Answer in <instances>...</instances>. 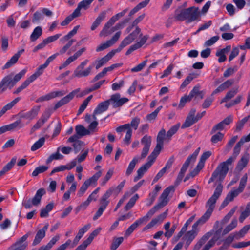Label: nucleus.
Here are the masks:
<instances>
[{"label": "nucleus", "instance_id": "f257e3e1", "mask_svg": "<svg viewBox=\"0 0 250 250\" xmlns=\"http://www.w3.org/2000/svg\"><path fill=\"white\" fill-rule=\"evenodd\" d=\"M200 148L198 147L192 154L189 156L182 166V168L174 182V186H170L167 188L163 192L159 199L157 205L161 208L165 206L168 202L169 198L168 195L173 193L175 190V187L178 186L181 182L185 172H186L189 164L194 163L199 153Z\"/></svg>", "mask_w": 250, "mask_h": 250}, {"label": "nucleus", "instance_id": "f03ea898", "mask_svg": "<svg viewBox=\"0 0 250 250\" xmlns=\"http://www.w3.org/2000/svg\"><path fill=\"white\" fill-rule=\"evenodd\" d=\"M200 16L199 8L191 7L185 9L177 13L175 16L176 20L180 21L187 20V23H190L196 20Z\"/></svg>", "mask_w": 250, "mask_h": 250}, {"label": "nucleus", "instance_id": "7ed1b4c3", "mask_svg": "<svg viewBox=\"0 0 250 250\" xmlns=\"http://www.w3.org/2000/svg\"><path fill=\"white\" fill-rule=\"evenodd\" d=\"M233 162V158H229L226 161L221 163L214 171L218 176V181H221L225 178L229 171V166Z\"/></svg>", "mask_w": 250, "mask_h": 250}, {"label": "nucleus", "instance_id": "20e7f679", "mask_svg": "<svg viewBox=\"0 0 250 250\" xmlns=\"http://www.w3.org/2000/svg\"><path fill=\"white\" fill-rule=\"evenodd\" d=\"M222 189L223 186L220 183L216 188L213 194L209 198L206 204L205 207L207 210L211 212L213 211L216 202L221 195Z\"/></svg>", "mask_w": 250, "mask_h": 250}, {"label": "nucleus", "instance_id": "39448f33", "mask_svg": "<svg viewBox=\"0 0 250 250\" xmlns=\"http://www.w3.org/2000/svg\"><path fill=\"white\" fill-rule=\"evenodd\" d=\"M88 60L86 59L76 68L74 72V76L76 77L81 78L86 77L90 75L94 65H89L86 69L83 70L84 66L88 62Z\"/></svg>", "mask_w": 250, "mask_h": 250}, {"label": "nucleus", "instance_id": "423d86ee", "mask_svg": "<svg viewBox=\"0 0 250 250\" xmlns=\"http://www.w3.org/2000/svg\"><path fill=\"white\" fill-rule=\"evenodd\" d=\"M247 174H244L240 179L238 188L233 189L228 193L227 196L230 198V200L233 201L235 197L243 191L247 184Z\"/></svg>", "mask_w": 250, "mask_h": 250}, {"label": "nucleus", "instance_id": "0eeeda50", "mask_svg": "<svg viewBox=\"0 0 250 250\" xmlns=\"http://www.w3.org/2000/svg\"><path fill=\"white\" fill-rule=\"evenodd\" d=\"M121 35V31H118L112 37V38L107 41L105 42L101 43L96 47V52L102 51L112 45H113L119 39Z\"/></svg>", "mask_w": 250, "mask_h": 250}, {"label": "nucleus", "instance_id": "6e6552de", "mask_svg": "<svg viewBox=\"0 0 250 250\" xmlns=\"http://www.w3.org/2000/svg\"><path fill=\"white\" fill-rule=\"evenodd\" d=\"M141 143L144 146L141 155V159H144L148 153L151 144V137L145 135L141 139Z\"/></svg>", "mask_w": 250, "mask_h": 250}, {"label": "nucleus", "instance_id": "1a4fd4ad", "mask_svg": "<svg viewBox=\"0 0 250 250\" xmlns=\"http://www.w3.org/2000/svg\"><path fill=\"white\" fill-rule=\"evenodd\" d=\"M13 75L11 74L5 76L0 82V94L5 91L8 87L11 89L16 84V83H14Z\"/></svg>", "mask_w": 250, "mask_h": 250}, {"label": "nucleus", "instance_id": "9d476101", "mask_svg": "<svg viewBox=\"0 0 250 250\" xmlns=\"http://www.w3.org/2000/svg\"><path fill=\"white\" fill-rule=\"evenodd\" d=\"M109 100V103L111 102L113 107L116 108L122 106L125 103L127 102L128 99L125 97L121 98L120 94L117 93L112 95Z\"/></svg>", "mask_w": 250, "mask_h": 250}, {"label": "nucleus", "instance_id": "9b49d317", "mask_svg": "<svg viewBox=\"0 0 250 250\" xmlns=\"http://www.w3.org/2000/svg\"><path fill=\"white\" fill-rule=\"evenodd\" d=\"M39 106H34L30 111L27 112H20L19 115L21 118L25 119L29 121L35 119L38 115L40 111Z\"/></svg>", "mask_w": 250, "mask_h": 250}, {"label": "nucleus", "instance_id": "f8f14e48", "mask_svg": "<svg viewBox=\"0 0 250 250\" xmlns=\"http://www.w3.org/2000/svg\"><path fill=\"white\" fill-rule=\"evenodd\" d=\"M167 210H166L164 212L160 214L156 217L153 218L144 229V230H147L157 224L162 223L167 217Z\"/></svg>", "mask_w": 250, "mask_h": 250}, {"label": "nucleus", "instance_id": "ddd939ff", "mask_svg": "<svg viewBox=\"0 0 250 250\" xmlns=\"http://www.w3.org/2000/svg\"><path fill=\"white\" fill-rule=\"evenodd\" d=\"M197 228H194L193 225L192 226V229L191 230L188 231L185 235L183 239L185 241L186 244L185 247L187 249L192 241L195 239L198 234Z\"/></svg>", "mask_w": 250, "mask_h": 250}, {"label": "nucleus", "instance_id": "4468645a", "mask_svg": "<svg viewBox=\"0 0 250 250\" xmlns=\"http://www.w3.org/2000/svg\"><path fill=\"white\" fill-rule=\"evenodd\" d=\"M233 121V117L229 115L224 119L222 121L214 125L211 131V133L213 134L217 130H222L226 125H229Z\"/></svg>", "mask_w": 250, "mask_h": 250}, {"label": "nucleus", "instance_id": "2eb2a0df", "mask_svg": "<svg viewBox=\"0 0 250 250\" xmlns=\"http://www.w3.org/2000/svg\"><path fill=\"white\" fill-rule=\"evenodd\" d=\"M94 0H83L80 2L77 7L73 11L78 17L81 15V10H87L90 6L91 4Z\"/></svg>", "mask_w": 250, "mask_h": 250}, {"label": "nucleus", "instance_id": "dca6fc26", "mask_svg": "<svg viewBox=\"0 0 250 250\" xmlns=\"http://www.w3.org/2000/svg\"><path fill=\"white\" fill-rule=\"evenodd\" d=\"M115 54V53L112 50L110 52L107 53L105 56L100 60H96L95 62V68L98 69L104 65L106 64Z\"/></svg>", "mask_w": 250, "mask_h": 250}, {"label": "nucleus", "instance_id": "f3484780", "mask_svg": "<svg viewBox=\"0 0 250 250\" xmlns=\"http://www.w3.org/2000/svg\"><path fill=\"white\" fill-rule=\"evenodd\" d=\"M250 159V155L248 153L243 154L236 166L235 169L237 171H241L248 165Z\"/></svg>", "mask_w": 250, "mask_h": 250}, {"label": "nucleus", "instance_id": "a211bd4d", "mask_svg": "<svg viewBox=\"0 0 250 250\" xmlns=\"http://www.w3.org/2000/svg\"><path fill=\"white\" fill-rule=\"evenodd\" d=\"M48 226V224H46L42 229L37 231L32 243L33 246H36L39 244L41 240L45 237Z\"/></svg>", "mask_w": 250, "mask_h": 250}, {"label": "nucleus", "instance_id": "6ab92c4d", "mask_svg": "<svg viewBox=\"0 0 250 250\" xmlns=\"http://www.w3.org/2000/svg\"><path fill=\"white\" fill-rule=\"evenodd\" d=\"M50 114L49 113H45L43 114L41 118L36 122L31 129V133H33L36 130L41 127L48 120L50 117Z\"/></svg>", "mask_w": 250, "mask_h": 250}, {"label": "nucleus", "instance_id": "aec40b11", "mask_svg": "<svg viewBox=\"0 0 250 250\" xmlns=\"http://www.w3.org/2000/svg\"><path fill=\"white\" fill-rule=\"evenodd\" d=\"M234 81L232 79L227 80L226 82L220 84L216 89H215L212 93L211 96H213L218 93L222 92L226 89L231 86L234 83Z\"/></svg>", "mask_w": 250, "mask_h": 250}, {"label": "nucleus", "instance_id": "412c9836", "mask_svg": "<svg viewBox=\"0 0 250 250\" xmlns=\"http://www.w3.org/2000/svg\"><path fill=\"white\" fill-rule=\"evenodd\" d=\"M24 52V49H22L20 50H19L16 54H15L11 59L6 63V64L3 66V69H7L14 64H15L20 56Z\"/></svg>", "mask_w": 250, "mask_h": 250}, {"label": "nucleus", "instance_id": "4be33fe9", "mask_svg": "<svg viewBox=\"0 0 250 250\" xmlns=\"http://www.w3.org/2000/svg\"><path fill=\"white\" fill-rule=\"evenodd\" d=\"M91 227V225L90 224H88L84 226L83 228L80 229L79 230V231L74 238L72 247H75L77 245L79 241V240L82 238L83 236V234L90 229Z\"/></svg>", "mask_w": 250, "mask_h": 250}, {"label": "nucleus", "instance_id": "5701e85b", "mask_svg": "<svg viewBox=\"0 0 250 250\" xmlns=\"http://www.w3.org/2000/svg\"><path fill=\"white\" fill-rule=\"evenodd\" d=\"M114 23L110 20H109L104 26L102 30L99 33V36L101 37H105L110 35L113 32L112 31V28L111 26Z\"/></svg>", "mask_w": 250, "mask_h": 250}, {"label": "nucleus", "instance_id": "b1692460", "mask_svg": "<svg viewBox=\"0 0 250 250\" xmlns=\"http://www.w3.org/2000/svg\"><path fill=\"white\" fill-rule=\"evenodd\" d=\"M46 193V191L44 188H40L38 189L35 196L32 199V203L33 206H38L41 201L42 197Z\"/></svg>", "mask_w": 250, "mask_h": 250}, {"label": "nucleus", "instance_id": "393cba45", "mask_svg": "<svg viewBox=\"0 0 250 250\" xmlns=\"http://www.w3.org/2000/svg\"><path fill=\"white\" fill-rule=\"evenodd\" d=\"M163 145L159 143H157L156 146L152 151V152L149 155L147 158V160H150L152 162H154L156 159V158L160 154L161 150L163 147Z\"/></svg>", "mask_w": 250, "mask_h": 250}, {"label": "nucleus", "instance_id": "a878e982", "mask_svg": "<svg viewBox=\"0 0 250 250\" xmlns=\"http://www.w3.org/2000/svg\"><path fill=\"white\" fill-rule=\"evenodd\" d=\"M110 105L109 100H106L98 104L96 108L95 109V114H101L106 111Z\"/></svg>", "mask_w": 250, "mask_h": 250}, {"label": "nucleus", "instance_id": "bb28decb", "mask_svg": "<svg viewBox=\"0 0 250 250\" xmlns=\"http://www.w3.org/2000/svg\"><path fill=\"white\" fill-rule=\"evenodd\" d=\"M212 213V212L207 210L201 217L193 224V228H197L198 225H203L210 218Z\"/></svg>", "mask_w": 250, "mask_h": 250}, {"label": "nucleus", "instance_id": "cd10ccee", "mask_svg": "<svg viewBox=\"0 0 250 250\" xmlns=\"http://www.w3.org/2000/svg\"><path fill=\"white\" fill-rule=\"evenodd\" d=\"M133 40L129 36L126 37L121 42L118 47L116 49H113V51L116 53L120 52L123 48L130 44Z\"/></svg>", "mask_w": 250, "mask_h": 250}, {"label": "nucleus", "instance_id": "c85d7f7f", "mask_svg": "<svg viewBox=\"0 0 250 250\" xmlns=\"http://www.w3.org/2000/svg\"><path fill=\"white\" fill-rule=\"evenodd\" d=\"M160 208H160L157 205H156L155 206H154L151 209H150L146 215H145L142 218H140V219L142 220L144 224L146 223L149 220V218L152 217L153 215V214L156 212V211H157Z\"/></svg>", "mask_w": 250, "mask_h": 250}, {"label": "nucleus", "instance_id": "c756f323", "mask_svg": "<svg viewBox=\"0 0 250 250\" xmlns=\"http://www.w3.org/2000/svg\"><path fill=\"white\" fill-rule=\"evenodd\" d=\"M160 208H160L157 205H156L155 206H154L151 209H150L146 215H145L142 218H140V219L142 220L144 224L146 223L149 220V218L152 217L153 215V214L156 212V211H157Z\"/></svg>", "mask_w": 250, "mask_h": 250}, {"label": "nucleus", "instance_id": "7c9ffc66", "mask_svg": "<svg viewBox=\"0 0 250 250\" xmlns=\"http://www.w3.org/2000/svg\"><path fill=\"white\" fill-rule=\"evenodd\" d=\"M113 191L112 189L110 188L105 192L100 200V204L105 205L106 207L108 206L109 203V201L108 200V199L112 195Z\"/></svg>", "mask_w": 250, "mask_h": 250}, {"label": "nucleus", "instance_id": "2f4dec72", "mask_svg": "<svg viewBox=\"0 0 250 250\" xmlns=\"http://www.w3.org/2000/svg\"><path fill=\"white\" fill-rule=\"evenodd\" d=\"M42 34V30L41 26L36 27L33 30L30 36V39L31 42L36 41Z\"/></svg>", "mask_w": 250, "mask_h": 250}, {"label": "nucleus", "instance_id": "473e14b6", "mask_svg": "<svg viewBox=\"0 0 250 250\" xmlns=\"http://www.w3.org/2000/svg\"><path fill=\"white\" fill-rule=\"evenodd\" d=\"M17 158L16 157H13L10 162L8 163L6 166H5L0 171V176L4 175L6 172L9 171L14 166L16 162Z\"/></svg>", "mask_w": 250, "mask_h": 250}, {"label": "nucleus", "instance_id": "72a5a7b5", "mask_svg": "<svg viewBox=\"0 0 250 250\" xmlns=\"http://www.w3.org/2000/svg\"><path fill=\"white\" fill-rule=\"evenodd\" d=\"M47 67L44 65L43 64L40 65L37 69L36 71L30 77L28 78V79L33 82L38 77L41 76L43 72L44 69H45Z\"/></svg>", "mask_w": 250, "mask_h": 250}, {"label": "nucleus", "instance_id": "f704fd0d", "mask_svg": "<svg viewBox=\"0 0 250 250\" xmlns=\"http://www.w3.org/2000/svg\"><path fill=\"white\" fill-rule=\"evenodd\" d=\"M143 224H144V223L140 218L137 220L127 229L125 233V236H129L139 225H142Z\"/></svg>", "mask_w": 250, "mask_h": 250}, {"label": "nucleus", "instance_id": "c9c22d12", "mask_svg": "<svg viewBox=\"0 0 250 250\" xmlns=\"http://www.w3.org/2000/svg\"><path fill=\"white\" fill-rule=\"evenodd\" d=\"M76 134L81 138L83 136L89 135V131L83 125H79L75 127Z\"/></svg>", "mask_w": 250, "mask_h": 250}, {"label": "nucleus", "instance_id": "e433bc0d", "mask_svg": "<svg viewBox=\"0 0 250 250\" xmlns=\"http://www.w3.org/2000/svg\"><path fill=\"white\" fill-rule=\"evenodd\" d=\"M148 161L142 165L137 170V174H140V175L143 176L144 173L147 171V170L151 167V166L153 165L154 163L153 162H151L149 160H147Z\"/></svg>", "mask_w": 250, "mask_h": 250}, {"label": "nucleus", "instance_id": "4c0bfd02", "mask_svg": "<svg viewBox=\"0 0 250 250\" xmlns=\"http://www.w3.org/2000/svg\"><path fill=\"white\" fill-rule=\"evenodd\" d=\"M139 158L138 157H135L133 158L132 161L130 162L128 166V167L126 169L125 172V175L126 176H129L132 173L135 167V165L139 162Z\"/></svg>", "mask_w": 250, "mask_h": 250}, {"label": "nucleus", "instance_id": "58836bf2", "mask_svg": "<svg viewBox=\"0 0 250 250\" xmlns=\"http://www.w3.org/2000/svg\"><path fill=\"white\" fill-rule=\"evenodd\" d=\"M209 237L210 235L209 234V233H206V234H205L194 246L193 250H199L201 247L209 239Z\"/></svg>", "mask_w": 250, "mask_h": 250}, {"label": "nucleus", "instance_id": "ea45409f", "mask_svg": "<svg viewBox=\"0 0 250 250\" xmlns=\"http://www.w3.org/2000/svg\"><path fill=\"white\" fill-rule=\"evenodd\" d=\"M237 225V220L236 219H233L230 224L228 225L224 229L222 234L223 235L228 234L230 231L233 230L236 227Z\"/></svg>", "mask_w": 250, "mask_h": 250}, {"label": "nucleus", "instance_id": "a19ab883", "mask_svg": "<svg viewBox=\"0 0 250 250\" xmlns=\"http://www.w3.org/2000/svg\"><path fill=\"white\" fill-rule=\"evenodd\" d=\"M180 126V123H178L170 127L166 134V139L170 140L171 137L176 133Z\"/></svg>", "mask_w": 250, "mask_h": 250}, {"label": "nucleus", "instance_id": "79ce46f5", "mask_svg": "<svg viewBox=\"0 0 250 250\" xmlns=\"http://www.w3.org/2000/svg\"><path fill=\"white\" fill-rule=\"evenodd\" d=\"M8 131H11L15 129H20L23 127V125L21 120H18L14 123L6 125Z\"/></svg>", "mask_w": 250, "mask_h": 250}, {"label": "nucleus", "instance_id": "37998d69", "mask_svg": "<svg viewBox=\"0 0 250 250\" xmlns=\"http://www.w3.org/2000/svg\"><path fill=\"white\" fill-rule=\"evenodd\" d=\"M237 92V89H231L229 90L226 93L225 96L222 99L221 103L227 102V101L234 97Z\"/></svg>", "mask_w": 250, "mask_h": 250}, {"label": "nucleus", "instance_id": "c03bdc74", "mask_svg": "<svg viewBox=\"0 0 250 250\" xmlns=\"http://www.w3.org/2000/svg\"><path fill=\"white\" fill-rule=\"evenodd\" d=\"M80 28V25H77L74 27L73 30L69 32L66 35L63 37L60 41L64 42L66 41L69 40L72 36L75 35L77 32L78 30Z\"/></svg>", "mask_w": 250, "mask_h": 250}, {"label": "nucleus", "instance_id": "a18cd8bd", "mask_svg": "<svg viewBox=\"0 0 250 250\" xmlns=\"http://www.w3.org/2000/svg\"><path fill=\"white\" fill-rule=\"evenodd\" d=\"M250 229V224L243 227L239 231L235 232L234 233L237 236V240H239L243 237Z\"/></svg>", "mask_w": 250, "mask_h": 250}, {"label": "nucleus", "instance_id": "49530a36", "mask_svg": "<svg viewBox=\"0 0 250 250\" xmlns=\"http://www.w3.org/2000/svg\"><path fill=\"white\" fill-rule=\"evenodd\" d=\"M139 199V195L137 194H136L134 196H133L128 201L127 204L125 205L124 208L125 211H127L129 209H131L135 205L136 201Z\"/></svg>", "mask_w": 250, "mask_h": 250}, {"label": "nucleus", "instance_id": "de8ad7c7", "mask_svg": "<svg viewBox=\"0 0 250 250\" xmlns=\"http://www.w3.org/2000/svg\"><path fill=\"white\" fill-rule=\"evenodd\" d=\"M93 97V96L92 95L89 96L87 97L83 102L82 105L80 106L78 111V115L81 114L82 112L84 111L85 109L86 108L89 102L90 101V100L92 99Z\"/></svg>", "mask_w": 250, "mask_h": 250}, {"label": "nucleus", "instance_id": "09e8293b", "mask_svg": "<svg viewBox=\"0 0 250 250\" xmlns=\"http://www.w3.org/2000/svg\"><path fill=\"white\" fill-rule=\"evenodd\" d=\"M102 172L101 170L98 171L91 177L86 180L85 182L89 186L92 184H95L97 180L101 176Z\"/></svg>", "mask_w": 250, "mask_h": 250}, {"label": "nucleus", "instance_id": "8fccbe9b", "mask_svg": "<svg viewBox=\"0 0 250 250\" xmlns=\"http://www.w3.org/2000/svg\"><path fill=\"white\" fill-rule=\"evenodd\" d=\"M45 139L44 137H42L36 141L31 146V150L32 151H35L36 150L41 148L44 144Z\"/></svg>", "mask_w": 250, "mask_h": 250}, {"label": "nucleus", "instance_id": "3c124183", "mask_svg": "<svg viewBox=\"0 0 250 250\" xmlns=\"http://www.w3.org/2000/svg\"><path fill=\"white\" fill-rule=\"evenodd\" d=\"M48 169V167L46 166H40L37 167L32 173V177H36L39 174L42 173L46 171Z\"/></svg>", "mask_w": 250, "mask_h": 250}, {"label": "nucleus", "instance_id": "603ef678", "mask_svg": "<svg viewBox=\"0 0 250 250\" xmlns=\"http://www.w3.org/2000/svg\"><path fill=\"white\" fill-rule=\"evenodd\" d=\"M20 97H17L15 98L14 100L10 102V103L6 104L5 106H4L2 109L4 111L5 113L8 110H10L12 108L15 106V105L20 100Z\"/></svg>", "mask_w": 250, "mask_h": 250}, {"label": "nucleus", "instance_id": "864d4df0", "mask_svg": "<svg viewBox=\"0 0 250 250\" xmlns=\"http://www.w3.org/2000/svg\"><path fill=\"white\" fill-rule=\"evenodd\" d=\"M211 155V152L209 151L204 152L201 156L200 161L198 163V167L204 166L206 160L208 159Z\"/></svg>", "mask_w": 250, "mask_h": 250}, {"label": "nucleus", "instance_id": "5fc2aeb1", "mask_svg": "<svg viewBox=\"0 0 250 250\" xmlns=\"http://www.w3.org/2000/svg\"><path fill=\"white\" fill-rule=\"evenodd\" d=\"M196 122L197 120H196L195 118L187 117L185 122L182 125V128L189 127Z\"/></svg>", "mask_w": 250, "mask_h": 250}, {"label": "nucleus", "instance_id": "6e6d98bb", "mask_svg": "<svg viewBox=\"0 0 250 250\" xmlns=\"http://www.w3.org/2000/svg\"><path fill=\"white\" fill-rule=\"evenodd\" d=\"M32 82L27 78L19 87H18L16 90L14 91L13 93L15 94H17L20 92H21L22 90L26 88Z\"/></svg>", "mask_w": 250, "mask_h": 250}, {"label": "nucleus", "instance_id": "4d7b16f0", "mask_svg": "<svg viewBox=\"0 0 250 250\" xmlns=\"http://www.w3.org/2000/svg\"><path fill=\"white\" fill-rule=\"evenodd\" d=\"M243 145V144H242V142L239 141L235 145L233 149V156L229 157L233 158V162L235 161L237 156L239 155L241 150V147Z\"/></svg>", "mask_w": 250, "mask_h": 250}, {"label": "nucleus", "instance_id": "13d9d810", "mask_svg": "<svg viewBox=\"0 0 250 250\" xmlns=\"http://www.w3.org/2000/svg\"><path fill=\"white\" fill-rule=\"evenodd\" d=\"M124 238L123 237H120L114 238L111 245L110 249L111 250H116L120 245L123 242Z\"/></svg>", "mask_w": 250, "mask_h": 250}, {"label": "nucleus", "instance_id": "bf43d9fd", "mask_svg": "<svg viewBox=\"0 0 250 250\" xmlns=\"http://www.w3.org/2000/svg\"><path fill=\"white\" fill-rule=\"evenodd\" d=\"M128 11V9L126 8L123 10L122 12L118 13L115 15L112 16L109 20L114 24L115 22L117 21L120 18L123 17Z\"/></svg>", "mask_w": 250, "mask_h": 250}, {"label": "nucleus", "instance_id": "052dcab7", "mask_svg": "<svg viewBox=\"0 0 250 250\" xmlns=\"http://www.w3.org/2000/svg\"><path fill=\"white\" fill-rule=\"evenodd\" d=\"M85 51V48L83 47L77 51L73 55L68 58L71 62L76 60Z\"/></svg>", "mask_w": 250, "mask_h": 250}, {"label": "nucleus", "instance_id": "680f3d73", "mask_svg": "<svg viewBox=\"0 0 250 250\" xmlns=\"http://www.w3.org/2000/svg\"><path fill=\"white\" fill-rule=\"evenodd\" d=\"M196 78L194 74H190L187 77L186 79L184 81L180 86V89L184 88L187 85L190 83L192 80Z\"/></svg>", "mask_w": 250, "mask_h": 250}, {"label": "nucleus", "instance_id": "e2e57ef3", "mask_svg": "<svg viewBox=\"0 0 250 250\" xmlns=\"http://www.w3.org/2000/svg\"><path fill=\"white\" fill-rule=\"evenodd\" d=\"M98 123L97 121H93L89 124L87 129L88 131H89V135L98 131Z\"/></svg>", "mask_w": 250, "mask_h": 250}, {"label": "nucleus", "instance_id": "0e129e2a", "mask_svg": "<svg viewBox=\"0 0 250 250\" xmlns=\"http://www.w3.org/2000/svg\"><path fill=\"white\" fill-rule=\"evenodd\" d=\"M106 206L100 204V206L98 210L96 212L95 214L93 217V220L95 221L99 218L103 214V212L105 210L106 208Z\"/></svg>", "mask_w": 250, "mask_h": 250}, {"label": "nucleus", "instance_id": "69168bd1", "mask_svg": "<svg viewBox=\"0 0 250 250\" xmlns=\"http://www.w3.org/2000/svg\"><path fill=\"white\" fill-rule=\"evenodd\" d=\"M165 136L166 131L164 129H162L158 134L157 137V143L163 145Z\"/></svg>", "mask_w": 250, "mask_h": 250}, {"label": "nucleus", "instance_id": "338daca9", "mask_svg": "<svg viewBox=\"0 0 250 250\" xmlns=\"http://www.w3.org/2000/svg\"><path fill=\"white\" fill-rule=\"evenodd\" d=\"M77 17H78L77 16H76V15L75 14V13L74 12H73V13L71 15L67 16L65 19V20L61 23V25L62 26L67 25L72 21V20L73 19L77 18Z\"/></svg>", "mask_w": 250, "mask_h": 250}, {"label": "nucleus", "instance_id": "774afa93", "mask_svg": "<svg viewBox=\"0 0 250 250\" xmlns=\"http://www.w3.org/2000/svg\"><path fill=\"white\" fill-rule=\"evenodd\" d=\"M223 137L224 134L220 132H218L211 137L210 140L212 143L216 144L219 141H221Z\"/></svg>", "mask_w": 250, "mask_h": 250}]
</instances>
